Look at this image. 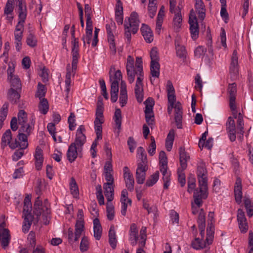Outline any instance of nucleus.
Masks as SVG:
<instances>
[{
	"instance_id": "obj_6",
	"label": "nucleus",
	"mask_w": 253,
	"mask_h": 253,
	"mask_svg": "<svg viewBox=\"0 0 253 253\" xmlns=\"http://www.w3.org/2000/svg\"><path fill=\"white\" fill-rule=\"evenodd\" d=\"M85 129L84 125H81L77 130L75 141L72 144H74L75 146L78 148V151L80 152L82 149L83 146L86 141V136L84 134Z\"/></svg>"
},
{
	"instance_id": "obj_3",
	"label": "nucleus",
	"mask_w": 253,
	"mask_h": 253,
	"mask_svg": "<svg viewBox=\"0 0 253 253\" xmlns=\"http://www.w3.org/2000/svg\"><path fill=\"white\" fill-rule=\"evenodd\" d=\"M174 109V120L177 128H182V107L179 102H177L174 104H169L168 107V112L170 114L172 109Z\"/></svg>"
},
{
	"instance_id": "obj_15",
	"label": "nucleus",
	"mask_w": 253,
	"mask_h": 253,
	"mask_svg": "<svg viewBox=\"0 0 253 253\" xmlns=\"http://www.w3.org/2000/svg\"><path fill=\"white\" fill-rule=\"evenodd\" d=\"M242 180L241 178L238 177L236 178L235 186H234V196L236 202L238 204H240L242 202Z\"/></svg>"
},
{
	"instance_id": "obj_59",
	"label": "nucleus",
	"mask_w": 253,
	"mask_h": 253,
	"mask_svg": "<svg viewBox=\"0 0 253 253\" xmlns=\"http://www.w3.org/2000/svg\"><path fill=\"white\" fill-rule=\"evenodd\" d=\"M66 69H67V73L66 75L65 81V84H71V75L72 74L73 76L74 77L75 76L76 73L74 74V73L72 72V68L71 69L70 68V65L69 64H68L67 65Z\"/></svg>"
},
{
	"instance_id": "obj_52",
	"label": "nucleus",
	"mask_w": 253,
	"mask_h": 253,
	"mask_svg": "<svg viewBox=\"0 0 253 253\" xmlns=\"http://www.w3.org/2000/svg\"><path fill=\"white\" fill-rule=\"evenodd\" d=\"M45 92L46 88L45 85L41 83H39L38 84V89L36 96L41 99V98H43V97L45 96Z\"/></svg>"
},
{
	"instance_id": "obj_10",
	"label": "nucleus",
	"mask_w": 253,
	"mask_h": 253,
	"mask_svg": "<svg viewBox=\"0 0 253 253\" xmlns=\"http://www.w3.org/2000/svg\"><path fill=\"white\" fill-rule=\"evenodd\" d=\"M127 80L129 84L134 81V59L130 55L127 56L126 65Z\"/></svg>"
},
{
	"instance_id": "obj_23",
	"label": "nucleus",
	"mask_w": 253,
	"mask_h": 253,
	"mask_svg": "<svg viewBox=\"0 0 253 253\" xmlns=\"http://www.w3.org/2000/svg\"><path fill=\"white\" fill-rule=\"evenodd\" d=\"M179 154L180 167L182 168V169H186L187 166V162L190 159V157L183 147H180L179 148Z\"/></svg>"
},
{
	"instance_id": "obj_22",
	"label": "nucleus",
	"mask_w": 253,
	"mask_h": 253,
	"mask_svg": "<svg viewBox=\"0 0 253 253\" xmlns=\"http://www.w3.org/2000/svg\"><path fill=\"white\" fill-rule=\"evenodd\" d=\"M21 89H15L14 88H10L7 93L8 100L13 104L18 103L20 97V92Z\"/></svg>"
},
{
	"instance_id": "obj_32",
	"label": "nucleus",
	"mask_w": 253,
	"mask_h": 253,
	"mask_svg": "<svg viewBox=\"0 0 253 253\" xmlns=\"http://www.w3.org/2000/svg\"><path fill=\"white\" fill-rule=\"evenodd\" d=\"M24 221L22 226V230L24 233H27L30 229L32 221L33 220V215L32 214H28L23 216Z\"/></svg>"
},
{
	"instance_id": "obj_38",
	"label": "nucleus",
	"mask_w": 253,
	"mask_h": 253,
	"mask_svg": "<svg viewBox=\"0 0 253 253\" xmlns=\"http://www.w3.org/2000/svg\"><path fill=\"white\" fill-rule=\"evenodd\" d=\"M32 210V204L31 202L30 198L27 196H26L24 200V206H23V216H26L28 214H32L31 213Z\"/></svg>"
},
{
	"instance_id": "obj_42",
	"label": "nucleus",
	"mask_w": 253,
	"mask_h": 253,
	"mask_svg": "<svg viewBox=\"0 0 253 253\" xmlns=\"http://www.w3.org/2000/svg\"><path fill=\"white\" fill-rule=\"evenodd\" d=\"M81 236L78 234L76 231L75 233L73 232V230L72 228H69L68 230V239L70 243L73 244L75 242L79 240Z\"/></svg>"
},
{
	"instance_id": "obj_21",
	"label": "nucleus",
	"mask_w": 253,
	"mask_h": 253,
	"mask_svg": "<svg viewBox=\"0 0 253 253\" xmlns=\"http://www.w3.org/2000/svg\"><path fill=\"white\" fill-rule=\"evenodd\" d=\"M141 31L145 41L151 43L153 41V35L151 29L146 24H143L141 28Z\"/></svg>"
},
{
	"instance_id": "obj_48",
	"label": "nucleus",
	"mask_w": 253,
	"mask_h": 253,
	"mask_svg": "<svg viewBox=\"0 0 253 253\" xmlns=\"http://www.w3.org/2000/svg\"><path fill=\"white\" fill-rule=\"evenodd\" d=\"M116 29V24L113 20H111L109 23L106 25V33L107 38L114 37L113 31Z\"/></svg>"
},
{
	"instance_id": "obj_9",
	"label": "nucleus",
	"mask_w": 253,
	"mask_h": 253,
	"mask_svg": "<svg viewBox=\"0 0 253 253\" xmlns=\"http://www.w3.org/2000/svg\"><path fill=\"white\" fill-rule=\"evenodd\" d=\"M123 172L126 186L129 191H132L134 189V180L133 175L127 167H125L124 168Z\"/></svg>"
},
{
	"instance_id": "obj_30",
	"label": "nucleus",
	"mask_w": 253,
	"mask_h": 253,
	"mask_svg": "<svg viewBox=\"0 0 253 253\" xmlns=\"http://www.w3.org/2000/svg\"><path fill=\"white\" fill-rule=\"evenodd\" d=\"M214 233V226L213 222L210 223L209 222L208 224V227L207 229V238H206V242L208 245L211 244L213 238V235Z\"/></svg>"
},
{
	"instance_id": "obj_17",
	"label": "nucleus",
	"mask_w": 253,
	"mask_h": 253,
	"mask_svg": "<svg viewBox=\"0 0 253 253\" xmlns=\"http://www.w3.org/2000/svg\"><path fill=\"white\" fill-rule=\"evenodd\" d=\"M35 159V167L38 170L42 169L43 162V151L39 146H37L34 155Z\"/></svg>"
},
{
	"instance_id": "obj_19",
	"label": "nucleus",
	"mask_w": 253,
	"mask_h": 253,
	"mask_svg": "<svg viewBox=\"0 0 253 253\" xmlns=\"http://www.w3.org/2000/svg\"><path fill=\"white\" fill-rule=\"evenodd\" d=\"M15 0L18 8V19H26L27 13L26 2L23 0Z\"/></svg>"
},
{
	"instance_id": "obj_39",
	"label": "nucleus",
	"mask_w": 253,
	"mask_h": 253,
	"mask_svg": "<svg viewBox=\"0 0 253 253\" xmlns=\"http://www.w3.org/2000/svg\"><path fill=\"white\" fill-rule=\"evenodd\" d=\"M160 65L159 62H153L151 63L150 72L152 77L159 78L160 76Z\"/></svg>"
},
{
	"instance_id": "obj_31",
	"label": "nucleus",
	"mask_w": 253,
	"mask_h": 253,
	"mask_svg": "<svg viewBox=\"0 0 253 253\" xmlns=\"http://www.w3.org/2000/svg\"><path fill=\"white\" fill-rule=\"evenodd\" d=\"M34 119L32 118L31 123L30 124H28L27 122L25 123L23 125H20V127L19 129V132L24 133L27 134L28 135H29L32 132V131L34 129Z\"/></svg>"
},
{
	"instance_id": "obj_57",
	"label": "nucleus",
	"mask_w": 253,
	"mask_h": 253,
	"mask_svg": "<svg viewBox=\"0 0 253 253\" xmlns=\"http://www.w3.org/2000/svg\"><path fill=\"white\" fill-rule=\"evenodd\" d=\"M27 136L28 135L27 134L19 132L18 137L19 141L23 142L21 145V147L23 149H26L28 146Z\"/></svg>"
},
{
	"instance_id": "obj_25",
	"label": "nucleus",
	"mask_w": 253,
	"mask_h": 253,
	"mask_svg": "<svg viewBox=\"0 0 253 253\" xmlns=\"http://www.w3.org/2000/svg\"><path fill=\"white\" fill-rule=\"evenodd\" d=\"M237 118V134H238V137L240 139L243 138L244 130V121L243 115L239 113Z\"/></svg>"
},
{
	"instance_id": "obj_11",
	"label": "nucleus",
	"mask_w": 253,
	"mask_h": 253,
	"mask_svg": "<svg viewBox=\"0 0 253 253\" xmlns=\"http://www.w3.org/2000/svg\"><path fill=\"white\" fill-rule=\"evenodd\" d=\"M148 169V165H142L137 164V168L136 171V180L139 184H143L144 182L146 177V172Z\"/></svg>"
},
{
	"instance_id": "obj_40",
	"label": "nucleus",
	"mask_w": 253,
	"mask_h": 253,
	"mask_svg": "<svg viewBox=\"0 0 253 253\" xmlns=\"http://www.w3.org/2000/svg\"><path fill=\"white\" fill-rule=\"evenodd\" d=\"M8 80L10 84V88H14L15 89H21L22 84L17 76H13V77L8 79Z\"/></svg>"
},
{
	"instance_id": "obj_58",
	"label": "nucleus",
	"mask_w": 253,
	"mask_h": 253,
	"mask_svg": "<svg viewBox=\"0 0 253 253\" xmlns=\"http://www.w3.org/2000/svg\"><path fill=\"white\" fill-rule=\"evenodd\" d=\"M89 247V242L88 239L86 237L84 236L82 238L81 243L80 249L82 252H86Z\"/></svg>"
},
{
	"instance_id": "obj_63",
	"label": "nucleus",
	"mask_w": 253,
	"mask_h": 253,
	"mask_svg": "<svg viewBox=\"0 0 253 253\" xmlns=\"http://www.w3.org/2000/svg\"><path fill=\"white\" fill-rule=\"evenodd\" d=\"M151 63L159 62L158 52L156 47H153L150 52Z\"/></svg>"
},
{
	"instance_id": "obj_56",
	"label": "nucleus",
	"mask_w": 253,
	"mask_h": 253,
	"mask_svg": "<svg viewBox=\"0 0 253 253\" xmlns=\"http://www.w3.org/2000/svg\"><path fill=\"white\" fill-rule=\"evenodd\" d=\"M75 118V114L73 112H71L68 119V123L69 124V128L71 131L75 130L76 126Z\"/></svg>"
},
{
	"instance_id": "obj_5",
	"label": "nucleus",
	"mask_w": 253,
	"mask_h": 253,
	"mask_svg": "<svg viewBox=\"0 0 253 253\" xmlns=\"http://www.w3.org/2000/svg\"><path fill=\"white\" fill-rule=\"evenodd\" d=\"M145 109L144 111L146 121L148 125L150 126L153 124L154 116L153 112V107L154 105V101L152 98L149 97L145 101Z\"/></svg>"
},
{
	"instance_id": "obj_20",
	"label": "nucleus",
	"mask_w": 253,
	"mask_h": 253,
	"mask_svg": "<svg viewBox=\"0 0 253 253\" xmlns=\"http://www.w3.org/2000/svg\"><path fill=\"white\" fill-rule=\"evenodd\" d=\"M236 85L235 83L230 84L228 87V92L229 93V106L233 110L235 108V99L236 92Z\"/></svg>"
},
{
	"instance_id": "obj_26",
	"label": "nucleus",
	"mask_w": 253,
	"mask_h": 253,
	"mask_svg": "<svg viewBox=\"0 0 253 253\" xmlns=\"http://www.w3.org/2000/svg\"><path fill=\"white\" fill-rule=\"evenodd\" d=\"M138 238V230L137 227L135 224L133 223L130 226L129 234V240L132 246H134L136 245Z\"/></svg>"
},
{
	"instance_id": "obj_14",
	"label": "nucleus",
	"mask_w": 253,
	"mask_h": 253,
	"mask_svg": "<svg viewBox=\"0 0 253 253\" xmlns=\"http://www.w3.org/2000/svg\"><path fill=\"white\" fill-rule=\"evenodd\" d=\"M229 70L230 74L234 77L236 76L238 74V57L237 51L236 50H234L232 53Z\"/></svg>"
},
{
	"instance_id": "obj_54",
	"label": "nucleus",
	"mask_w": 253,
	"mask_h": 253,
	"mask_svg": "<svg viewBox=\"0 0 253 253\" xmlns=\"http://www.w3.org/2000/svg\"><path fill=\"white\" fill-rule=\"evenodd\" d=\"M185 169H182L181 167L177 169L178 181L181 187H183L186 183L185 175L183 172Z\"/></svg>"
},
{
	"instance_id": "obj_35",
	"label": "nucleus",
	"mask_w": 253,
	"mask_h": 253,
	"mask_svg": "<svg viewBox=\"0 0 253 253\" xmlns=\"http://www.w3.org/2000/svg\"><path fill=\"white\" fill-rule=\"evenodd\" d=\"M104 120H97L95 119L94 122V129L96 135L97 139H102V124L103 123Z\"/></svg>"
},
{
	"instance_id": "obj_24",
	"label": "nucleus",
	"mask_w": 253,
	"mask_h": 253,
	"mask_svg": "<svg viewBox=\"0 0 253 253\" xmlns=\"http://www.w3.org/2000/svg\"><path fill=\"white\" fill-rule=\"evenodd\" d=\"M78 148L75 146L74 144H71L67 152V159L70 163H72L77 158Z\"/></svg>"
},
{
	"instance_id": "obj_27",
	"label": "nucleus",
	"mask_w": 253,
	"mask_h": 253,
	"mask_svg": "<svg viewBox=\"0 0 253 253\" xmlns=\"http://www.w3.org/2000/svg\"><path fill=\"white\" fill-rule=\"evenodd\" d=\"M175 47L176 55L180 58L185 59L186 57L187 51L185 46L180 44L179 40H175Z\"/></svg>"
},
{
	"instance_id": "obj_62",
	"label": "nucleus",
	"mask_w": 253,
	"mask_h": 253,
	"mask_svg": "<svg viewBox=\"0 0 253 253\" xmlns=\"http://www.w3.org/2000/svg\"><path fill=\"white\" fill-rule=\"evenodd\" d=\"M148 10L149 16L150 18H153L155 15L157 11L156 3H149Z\"/></svg>"
},
{
	"instance_id": "obj_61",
	"label": "nucleus",
	"mask_w": 253,
	"mask_h": 253,
	"mask_svg": "<svg viewBox=\"0 0 253 253\" xmlns=\"http://www.w3.org/2000/svg\"><path fill=\"white\" fill-rule=\"evenodd\" d=\"M107 39L109 43V48L111 51V53L112 55H115L116 53V47L115 42V38L114 37L108 38Z\"/></svg>"
},
{
	"instance_id": "obj_34",
	"label": "nucleus",
	"mask_w": 253,
	"mask_h": 253,
	"mask_svg": "<svg viewBox=\"0 0 253 253\" xmlns=\"http://www.w3.org/2000/svg\"><path fill=\"white\" fill-rule=\"evenodd\" d=\"M104 105L102 99H98L95 113V118L97 120H103Z\"/></svg>"
},
{
	"instance_id": "obj_4",
	"label": "nucleus",
	"mask_w": 253,
	"mask_h": 253,
	"mask_svg": "<svg viewBox=\"0 0 253 253\" xmlns=\"http://www.w3.org/2000/svg\"><path fill=\"white\" fill-rule=\"evenodd\" d=\"M72 39L73 40L71 42V55L72 58V72L74 74L77 68V65L79 62V59L80 58V55L79 54V44L78 39L72 38Z\"/></svg>"
},
{
	"instance_id": "obj_33",
	"label": "nucleus",
	"mask_w": 253,
	"mask_h": 253,
	"mask_svg": "<svg viewBox=\"0 0 253 253\" xmlns=\"http://www.w3.org/2000/svg\"><path fill=\"white\" fill-rule=\"evenodd\" d=\"M195 7L197 11L199 14V17L201 19H204L205 17V9L204 4L202 0H195Z\"/></svg>"
},
{
	"instance_id": "obj_53",
	"label": "nucleus",
	"mask_w": 253,
	"mask_h": 253,
	"mask_svg": "<svg viewBox=\"0 0 253 253\" xmlns=\"http://www.w3.org/2000/svg\"><path fill=\"white\" fill-rule=\"evenodd\" d=\"M14 0H7L4 8V14L5 15H9L12 14L14 6Z\"/></svg>"
},
{
	"instance_id": "obj_47",
	"label": "nucleus",
	"mask_w": 253,
	"mask_h": 253,
	"mask_svg": "<svg viewBox=\"0 0 253 253\" xmlns=\"http://www.w3.org/2000/svg\"><path fill=\"white\" fill-rule=\"evenodd\" d=\"M70 186L71 194L74 197L77 198L79 196V189L76 181L73 177L71 179Z\"/></svg>"
},
{
	"instance_id": "obj_60",
	"label": "nucleus",
	"mask_w": 253,
	"mask_h": 253,
	"mask_svg": "<svg viewBox=\"0 0 253 253\" xmlns=\"http://www.w3.org/2000/svg\"><path fill=\"white\" fill-rule=\"evenodd\" d=\"M151 142L148 147V152L150 156H153L155 153L156 148L155 140L153 136H151Z\"/></svg>"
},
{
	"instance_id": "obj_45",
	"label": "nucleus",
	"mask_w": 253,
	"mask_h": 253,
	"mask_svg": "<svg viewBox=\"0 0 253 253\" xmlns=\"http://www.w3.org/2000/svg\"><path fill=\"white\" fill-rule=\"evenodd\" d=\"M114 120L115 125L119 131L121 128L122 124L121 111L120 109H117L116 110L114 114Z\"/></svg>"
},
{
	"instance_id": "obj_51",
	"label": "nucleus",
	"mask_w": 253,
	"mask_h": 253,
	"mask_svg": "<svg viewBox=\"0 0 253 253\" xmlns=\"http://www.w3.org/2000/svg\"><path fill=\"white\" fill-rule=\"evenodd\" d=\"M17 121L19 125H23L27 122V114L26 112L23 110H19L18 113Z\"/></svg>"
},
{
	"instance_id": "obj_29",
	"label": "nucleus",
	"mask_w": 253,
	"mask_h": 253,
	"mask_svg": "<svg viewBox=\"0 0 253 253\" xmlns=\"http://www.w3.org/2000/svg\"><path fill=\"white\" fill-rule=\"evenodd\" d=\"M94 237L96 240H99L102 235V228L99 220L95 218L93 220Z\"/></svg>"
},
{
	"instance_id": "obj_12",
	"label": "nucleus",
	"mask_w": 253,
	"mask_h": 253,
	"mask_svg": "<svg viewBox=\"0 0 253 253\" xmlns=\"http://www.w3.org/2000/svg\"><path fill=\"white\" fill-rule=\"evenodd\" d=\"M189 24L190 25V30L191 38L193 40H196L199 37V26L197 18L195 16L189 17Z\"/></svg>"
},
{
	"instance_id": "obj_7",
	"label": "nucleus",
	"mask_w": 253,
	"mask_h": 253,
	"mask_svg": "<svg viewBox=\"0 0 253 253\" xmlns=\"http://www.w3.org/2000/svg\"><path fill=\"white\" fill-rule=\"evenodd\" d=\"M5 223L2 222L0 224V241L1 246L3 249H5L9 245L11 236L8 229L5 228Z\"/></svg>"
},
{
	"instance_id": "obj_36",
	"label": "nucleus",
	"mask_w": 253,
	"mask_h": 253,
	"mask_svg": "<svg viewBox=\"0 0 253 253\" xmlns=\"http://www.w3.org/2000/svg\"><path fill=\"white\" fill-rule=\"evenodd\" d=\"M163 175V180L164 181V189H168L170 184V172L168 171V169H164L160 170Z\"/></svg>"
},
{
	"instance_id": "obj_28",
	"label": "nucleus",
	"mask_w": 253,
	"mask_h": 253,
	"mask_svg": "<svg viewBox=\"0 0 253 253\" xmlns=\"http://www.w3.org/2000/svg\"><path fill=\"white\" fill-rule=\"evenodd\" d=\"M11 139L12 134L11 130L10 129H7L5 131L2 136L1 148L2 149H4L7 145L9 146Z\"/></svg>"
},
{
	"instance_id": "obj_55",
	"label": "nucleus",
	"mask_w": 253,
	"mask_h": 253,
	"mask_svg": "<svg viewBox=\"0 0 253 253\" xmlns=\"http://www.w3.org/2000/svg\"><path fill=\"white\" fill-rule=\"evenodd\" d=\"M197 222L198 224V227H201L202 229L204 227H205V213L203 209H201L200 212L199 213L198 218L197 220Z\"/></svg>"
},
{
	"instance_id": "obj_46",
	"label": "nucleus",
	"mask_w": 253,
	"mask_h": 253,
	"mask_svg": "<svg viewBox=\"0 0 253 253\" xmlns=\"http://www.w3.org/2000/svg\"><path fill=\"white\" fill-rule=\"evenodd\" d=\"M244 204L248 216L250 217H252L253 215V203L250 199L245 198Z\"/></svg>"
},
{
	"instance_id": "obj_1",
	"label": "nucleus",
	"mask_w": 253,
	"mask_h": 253,
	"mask_svg": "<svg viewBox=\"0 0 253 253\" xmlns=\"http://www.w3.org/2000/svg\"><path fill=\"white\" fill-rule=\"evenodd\" d=\"M137 76V79L134 88V93L137 101L141 103L143 99V85L142 81L144 79L142 60L141 57L136 58L134 66V78Z\"/></svg>"
},
{
	"instance_id": "obj_43",
	"label": "nucleus",
	"mask_w": 253,
	"mask_h": 253,
	"mask_svg": "<svg viewBox=\"0 0 253 253\" xmlns=\"http://www.w3.org/2000/svg\"><path fill=\"white\" fill-rule=\"evenodd\" d=\"M39 109L40 112L42 114H46L49 109V105L47 100L44 98L41 99Z\"/></svg>"
},
{
	"instance_id": "obj_8",
	"label": "nucleus",
	"mask_w": 253,
	"mask_h": 253,
	"mask_svg": "<svg viewBox=\"0 0 253 253\" xmlns=\"http://www.w3.org/2000/svg\"><path fill=\"white\" fill-rule=\"evenodd\" d=\"M226 128L230 141L231 142L235 141L236 138V133H237V131L235 121L231 117L228 118L226 123Z\"/></svg>"
},
{
	"instance_id": "obj_13",
	"label": "nucleus",
	"mask_w": 253,
	"mask_h": 253,
	"mask_svg": "<svg viewBox=\"0 0 253 253\" xmlns=\"http://www.w3.org/2000/svg\"><path fill=\"white\" fill-rule=\"evenodd\" d=\"M36 194L38 195H40V189L39 187L36 189ZM34 212L37 216H40L42 213L45 214V209L42 205V201L40 200V196L36 199L34 205Z\"/></svg>"
},
{
	"instance_id": "obj_44",
	"label": "nucleus",
	"mask_w": 253,
	"mask_h": 253,
	"mask_svg": "<svg viewBox=\"0 0 253 253\" xmlns=\"http://www.w3.org/2000/svg\"><path fill=\"white\" fill-rule=\"evenodd\" d=\"M159 178V172L158 171H156L147 179L145 185L148 187L152 186L158 181Z\"/></svg>"
},
{
	"instance_id": "obj_16",
	"label": "nucleus",
	"mask_w": 253,
	"mask_h": 253,
	"mask_svg": "<svg viewBox=\"0 0 253 253\" xmlns=\"http://www.w3.org/2000/svg\"><path fill=\"white\" fill-rule=\"evenodd\" d=\"M129 27H132V32L133 34L137 33L139 21L138 20V15L136 12H132L129 18Z\"/></svg>"
},
{
	"instance_id": "obj_37",
	"label": "nucleus",
	"mask_w": 253,
	"mask_h": 253,
	"mask_svg": "<svg viewBox=\"0 0 253 253\" xmlns=\"http://www.w3.org/2000/svg\"><path fill=\"white\" fill-rule=\"evenodd\" d=\"M203 239H200L199 238H195L194 240L191 243L192 247L197 250L203 249L206 247L207 243L206 240L203 241Z\"/></svg>"
},
{
	"instance_id": "obj_2",
	"label": "nucleus",
	"mask_w": 253,
	"mask_h": 253,
	"mask_svg": "<svg viewBox=\"0 0 253 253\" xmlns=\"http://www.w3.org/2000/svg\"><path fill=\"white\" fill-rule=\"evenodd\" d=\"M199 190L196 189L194 192V201L198 207L203 204L202 199H206L208 196V176L207 175L198 176Z\"/></svg>"
},
{
	"instance_id": "obj_41",
	"label": "nucleus",
	"mask_w": 253,
	"mask_h": 253,
	"mask_svg": "<svg viewBox=\"0 0 253 253\" xmlns=\"http://www.w3.org/2000/svg\"><path fill=\"white\" fill-rule=\"evenodd\" d=\"M26 42L31 47H35L37 45V39L36 36L30 32L26 38Z\"/></svg>"
},
{
	"instance_id": "obj_64",
	"label": "nucleus",
	"mask_w": 253,
	"mask_h": 253,
	"mask_svg": "<svg viewBox=\"0 0 253 253\" xmlns=\"http://www.w3.org/2000/svg\"><path fill=\"white\" fill-rule=\"evenodd\" d=\"M248 248L249 253H253V232L250 231L249 233Z\"/></svg>"
},
{
	"instance_id": "obj_49",
	"label": "nucleus",
	"mask_w": 253,
	"mask_h": 253,
	"mask_svg": "<svg viewBox=\"0 0 253 253\" xmlns=\"http://www.w3.org/2000/svg\"><path fill=\"white\" fill-rule=\"evenodd\" d=\"M8 104L5 103L3 105L1 111H0V129L2 127L3 121L6 119L7 115Z\"/></svg>"
},
{
	"instance_id": "obj_50",
	"label": "nucleus",
	"mask_w": 253,
	"mask_h": 253,
	"mask_svg": "<svg viewBox=\"0 0 253 253\" xmlns=\"http://www.w3.org/2000/svg\"><path fill=\"white\" fill-rule=\"evenodd\" d=\"M176 13H174L175 15L173 18V24L174 26L176 29H179L181 25V23L182 21V16L181 11L178 9V11L177 10Z\"/></svg>"
},
{
	"instance_id": "obj_18",
	"label": "nucleus",
	"mask_w": 253,
	"mask_h": 253,
	"mask_svg": "<svg viewBox=\"0 0 253 253\" xmlns=\"http://www.w3.org/2000/svg\"><path fill=\"white\" fill-rule=\"evenodd\" d=\"M115 20L119 25H122L123 22V7L120 0H118L115 7Z\"/></svg>"
}]
</instances>
